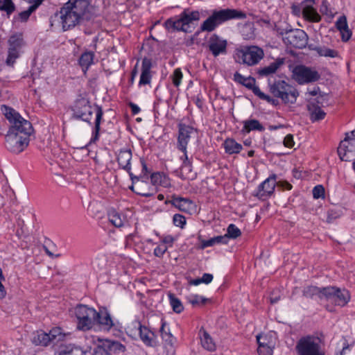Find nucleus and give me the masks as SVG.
Here are the masks:
<instances>
[{
    "mask_svg": "<svg viewBox=\"0 0 355 355\" xmlns=\"http://www.w3.org/2000/svg\"><path fill=\"white\" fill-rule=\"evenodd\" d=\"M1 110L10 123L6 135V146L14 153H20L28 146L33 126L14 109L2 105Z\"/></svg>",
    "mask_w": 355,
    "mask_h": 355,
    "instance_id": "nucleus-1",
    "label": "nucleus"
},
{
    "mask_svg": "<svg viewBox=\"0 0 355 355\" xmlns=\"http://www.w3.org/2000/svg\"><path fill=\"white\" fill-rule=\"evenodd\" d=\"M93 112L96 113L95 125L91 141L98 139L100 125L103 115L102 107L95 105L94 107L90 102L85 98L77 99L73 107V115L76 119L89 122Z\"/></svg>",
    "mask_w": 355,
    "mask_h": 355,
    "instance_id": "nucleus-2",
    "label": "nucleus"
},
{
    "mask_svg": "<svg viewBox=\"0 0 355 355\" xmlns=\"http://www.w3.org/2000/svg\"><path fill=\"white\" fill-rule=\"evenodd\" d=\"M200 19L198 10L184 9L178 16L168 19L164 22L165 28L171 31L191 32V25Z\"/></svg>",
    "mask_w": 355,
    "mask_h": 355,
    "instance_id": "nucleus-3",
    "label": "nucleus"
},
{
    "mask_svg": "<svg viewBox=\"0 0 355 355\" xmlns=\"http://www.w3.org/2000/svg\"><path fill=\"white\" fill-rule=\"evenodd\" d=\"M245 13L235 9H223L214 11L200 26L202 31L211 32L220 24L225 21L232 19H245Z\"/></svg>",
    "mask_w": 355,
    "mask_h": 355,
    "instance_id": "nucleus-4",
    "label": "nucleus"
},
{
    "mask_svg": "<svg viewBox=\"0 0 355 355\" xmlns=\"http://www.w3.org/2000/svg\"><path fill=\"white\" fill-rule=\"evenodd\" d=\"M264 56L263 50L257 46H244L236 49L234 58L236 62L248 66L258 64Z\"/></svg>",
    "mask_w": 355,
    "mask_h": 355,
    "instance_id": "nucleus-5",
    "label": "nucleus"
},
{
    "mask_svg": "<svg viewBox=\"0 0 355 355\" xmlns=\"http://www.w3.org/2000/svg\"><path fill=\"white\" fill-rule=\"evenodd\" d=\"M74 314L77 319V329L81 331L91 329L96 324L98 312L87 305L79 304L74 309Z\"/></svg>",
    "mask_w": 355,
    "mask_h": 355,
    "instance_id": "nucleus-6",
    "label": "nucleus"
},
{
    "mask_svg": "<svg viewBox=\"0 0 355 355\" xmlns=\"http://www.w3.org/2000/svg\"><path fill=\"white\" fill-rule=\"evenodd\" d=\"M270 92L275 97L281 98L284 103L293 104L299 96L297 89L284 80L275 81L270 84Z\"/></svg>",
    "mask_w": 355,
    "mask_h": 355,
    "instance_id": "nucleus-7",
    "label": "nucleus"
},
{
    "mask_svg": "<svg viewBox=\"0 0 355 355\" xmlns=\"http://www.w3.org/2000/svg\"><path fill=\"white\" fill-rule=\"evenodd\" d=\"M299 355H324L322 342L318 337L302 338L297 345Z\"/></svg>",
    "mask_w": 355,
    "mask_h": 355,
    "instance_id": "nucleus-8",
    "label": "nucleus"
},
{
    "mask_svg": "<svg viewBox=\"0 0 355 355\" xmlns=\"http://www.w3.org/2000/svg\"><path fill=\"white\" fill-rule=\"evenodd\" d=\"M127 332L131 337L139 335L141 340L147 346H155L157 344L156 336L153 331L146 326L141 325L139 320L133 321L127 328Z\"/></svg>",
    "mask_w": 355,
    "mask_h": 355,
    "instance_id": "nucleus-9",
    "label": "nucleus"
},
{
    "mask_svg": "<svg viewBox=\"0 0 355 355\" xmlns=\"http://www.w3.org/2000/svg\"><path fill=\"white\" fill-rule=\"evenodd\" d=\"M293 78L300 85L314 83L320 78L319 72L313 68L297 65L293 70Z\"/></svg>",
    "mask_w": 355,
    "mask_h": 355,
    "instance_id": "nucleus-10",
    "label": "nucleus"
},
{
    "mask_svg": "<svg viewBox=\"0 0 355 355\" xmlns=\"http://www.w3.org/2000/svg\"><path fill=\"white\" fill-rule=\"evenodd\" d=\"M8 43V57L6 63L7 65L12 67L16 60L19 58L22 53L21 49L25 43L21 34H15L10 36Z\"/></svg>",
    "mask_w": 355,
    "mask_h": 355,
    "instance_id": "nucleus-11",
    "label": "nucleus"
},
{
    "mask_svg": "<svg viewBox=\"0 0 355 355\" xmlns=\"http://www.w3.org/2000/svg\"><path fill=\"white\" fill-rule=\"evenodd\" d=\"M69 9L77 13L81 19L89 20L94 15V8L88 0H69L64 4Z\"/></svg>",
    "mask_w": 355,
    "mask_h": 355,
    "instance_id": "nucleus-12",
    "label": "nucleus"
},
{
    "mask_svg": "<svg viewBox=\"0 0 355 355\" xmlns=\"http://www.w3.org/2000/svg\"><path fill=\"white\" fill-rule=\"evenodd\" d=\"M346 134V136L340 143L338 148V154L341 160L348 162L355 155V130Z\"/></svg>",
    "mask_w": 355,
    "mask_h": 355,
    "instance_id": "nucleus-13",
    "label": "nucleus"
},
{
    "mask_svg": "<svg viewBox=\"0 0 355 355\" xmlns=\"http://www.w3.org/2000/svg\"><path fill=\"white\" fill-rule=\"evenodd\" d=\"M324 299L334 302L336 305L343 306L350 300V295L345 289L333 286L324 287Z\"/></svg>",
    "mask_w": 355,
    "mask_h": 355,
    "instance_id": "nucleus-14",
    "label": "nucleus"
},
{
    "mask_svg": "<svg viewBox=\"0 0 355 355\" xmlns=\"http://www.w3.org/2000/svg\"><path fill=\"white\" fill-rule=\"evenodd\" d=\"M58 15L64 31L75 27L82 20L77 13L75 14L73 11L69 9V6L64 5Z\"/></svg>",
    "mask_w": 355,
    "mask_h": 355,
    "instance_id": "nucleus-15",
    "label": "nucleus"
},
{
    "mask_svg": "<svg viewBox=\"0 0 355 355\" xmlns=\"http://www.w3.org/2000/svg\"><path fill=\"white\" fill-rule=\"evenodd\" d=\"M284 41L295 48L303 49L308 43V35L302 30H291L286 32Z\"/></svg>",
    "mask_w": 355,
    "mask_h": 355,
    "instance_id": "nucleus-16",
    "label": "nucleus"
},
{
    "mask_svg": "<svg viewBox=\"0 0 355 355\" xmlns=\"http://www.w3.org/2000/svg\"><path fill=\"white\" fill-rule=\"evenodd\" d=\"M277 182V175L272 174L259 184L257 192V196L263 200L270 197L274 191Z\"/></svg>",
    "mask_w": 355,
    "mask_h": 355,
    "instance_id": "nucleus-17",
    "label": "nucleus"
},
{
    "mask_svg": "<svg viewBox=\"0 0 355 355\" xmlns=\"http://www.w3.org/2000/svg\"><path fill=\"white\" fill-rule=\"evenodd\" d=\"M227 40H223L218 35H212L208 41V48L214 57L227 53Z\"/></svg>",
    "mask_w": 355,
    "mask_h": 355,
    "instance_id": "nucleus-18",
    "label": "nucleus"
},
{
    "mask_svg": "<svg viewBox=\"0 0 355 355\" xmlns=\"http://www.w3.org/2000/svg\"><path fill=\"white\" fill-rule=\"evenodd\" d=\"M178 148L186 155L187 144L193 132V128L185 124H179Z\"/></svg>",
    "mask_w": 355,
    "mask_h": 355,
    "instance_id": "nucleus-19",
    "label": "nucleus"
},
{
    "mask_svg": "<svg viewBox=\"0 0 355 355\" xmlns=\"http://www.w3.org/2000/svg\"><path fill=\"white\" fill-rule=\"evenodd\" d=\"M152 62L150 59L144 58L141 62V75L139 86L149 85L152 79Z\"/></svg>",
    "mask_w": 355,
    "mask_h": 355,
    "instance_id": "nucleus-20",
    "label": "nucleus"
},
{
    "mask_svg": "<svg viewBox=\"0 0 355 355\" xmlns=\"http://www.w3.org/2000/svg\"><path fill=\"white\" fill-rule=\"evenodd\" d=\"M255 79L252 77H247L246 79L243 80V85L246 87L247 88L251 89L253 93L257 96L259 98L262 100H265L268 101V103H271L272 104L275 103V100L271 98L270 96L265 94L263 93L259 87L255 85Z\"/></svg>",
    "mask_w": 355,
    "mask_h": 355,
    "instance_id": "nucleus-21",
    "label": "nucleus"
},
{
    "mask_svg": "<svg viewBox=\"0 0 355 355\" xmlns=\"http://www.w3.org/2000/svg\"><path fill=\"white\" fill-rule=\"evenodd\" d=\"M132 159V153L130 150H121L117 155V162L121 168L128 171L130 175L132 174L130 173V161Z\"/></svg>",
    "mask_w": 355,
    "mask_h": 355,
    "instance_id": "nucleus-22",
    "label": "nucleus"
},
{
    "mask_svg": "<svg viewBox=\"0 0 355 355\" xmlns=\"http://www.w3.org/2000/svg\"><path fill=\"white\" fill-rule=\"evenodd\" d=\"M336 26L341 34L342 40L347 42L352 33L349 29L347 17L345 15L340 16L336 22Z\"/></svg>",
    "mask_w": 355,
    "mask_h": 355,
    "instance_id": "nucleus-23",
    "label": "nucleus"
},
{
    "mask_svg": "<svg viewBox=\"0 0 355 355\" xmlns=\"http://www.w3.org/2000/svg\"><path fill=\"white\" fill-rule=\"evenodd\" d=\"M170 202L173 206H175L179 210L187 213L190 212L191 210L193 209L194 207L193 202L188 198L173 197L172 200Z\"/></svg>",
    "mask_w": 355,
    "mask_h": 355,
    "instance_id": "nucleus-24",
    "label": "nucleus"
},
{
    "mask_svg": "<svg viewBox=\"0 0 355 355\" xmlns=\"http://www.w3.org/2000/svg\"><path fill=\"white\" fill-rule=\"evenodd\" d=\"M96 324H99L101 329L104 331H109L114 326L111 316L106 310L98 312Z\"/></svg>",
    "mask_w": 355,
    "mask_h": 355,
    "instance_id": "nucleus-25",
    "label": "nucleus"
},
{
    "mask_svg": "<svg viewBox=\"0 0 355 355\" xmlns=\"http://www.w3.org/2000/svg\"><path fill=\"white\" fill-rule=\"evenodd\" d=\"M307 108L312 121L322 120L326 115V113L314 102H310L307 105Z\"/></svg>",
    "mask_w": 355,
    "mask_h": 355,
    "instance_id": "nucleus-26",
    "label": "nucleus"
},
{
    "mask_svg": "<svg viewBox=\"0 0 355 355\" xmlns=\"http://www.w3.org/2000/svg\"><path fill=\"white\" fill-rule=\"evenodd\" d=\"M199 336L203 348L211 352L216 349V345L213 339L204 329H201L199 331Z\"/></svg>",
    "mask_w": 355,
    "mask_h": 355,
    "instance_id": "nucleus-27",
    "label": "nucleus"
},
{
    "mask_svg": "<svg viewBox=\"0 0 355 355\" xmlns=\"http://www.w3.org/2000/svg\"><path fill=\"white\" fill-rule=\"evenodd\" d=\"M35 345L47 346L51 341L49 334L42 330L35 332L31 338Z\"/></svg>",
    "mask_w": 355,
    "mask_h": 355,
    "instance_id": "nucleus-28",
    "label": "nucleus"
},
{
    "mask_svg": "<svg viewBox=\"0 0 355 355\" xmlns=\"http://www.w3.org/2000/svg\"><path fill=\"white\" fill-rule=\"evenodd\" d=\"M110 222L116 227H121L127 222L126 218L121 213L112 209L108 213Z\"/></svg>",
    "mask_w": 355,
    "mask_h": 355,
    "instance_id": "nucleus-29",
    "label": "nucleus"
},
{
    "mask_svg": "<svg viewBox=\"0 0 355 355\" xmlns=\"http://www.w3.org/2000/svg\"><path fill=\"white\" fill-rule=\"evenodd\" d=\"M303 295L306 297L313 298L318 297L320 299L324 298V288H319L314 286H308L304 288Z\"/></svg>",
    "mask_w": 355,
    "mask_h": 355,
    "instance_id": "nucleus-30",
    "label": "nucleus"
},
{
    "mask_svg": "<svg viewBox=\"0 0 355 355\" xmlns=\"http://www.w3.org/2000/svg\"><path fill=\"white\" fill-rule=\"evenodd\" d=\"M94 53L92 51H86L83 53L79 58V64L84 72L86 73L89 67L93 64Z\"/></svg>",
    "mask_w": 355,
    "mask_h": 355,
    "instance_id": "nucleus-31",
    "label": "nucleus"
},
{
    "mask_svg": "<svg viewBox=\"0 0 355 355\" xmlns=\"http://www.w3.org/2000/svg\"><path fill=\"white\" fill-rule=\"evenodd\" d=\"M302 14L306 19L312 22H319L321 20V17L317 10L310 6H304L302 10Z\"/></svg>",
    "mask_w": 355,
    "mask_h": 355,
    "instance_id": "nucleus-32",
    "label": "nucleus"
},
{
    "mask_svg": "<svg viewBox=\"0 0 355 355\" xmlns=\"http://www.w3.org/2000/svg\"><path fill=\"white\" fill-rule=\"evenodd\" d=\"M223 146L225 152L230 155L239 153L243 148L242 145L233 139H227L224 141Z\"/></svg>",
    "mask_w": 355,
    "mask_h": 355,
    "instance_id": "nucleus-33",
    "label": "nucleus"
},
{
    "mask_svg": "<svg viewBox=\"0 0 355 355\" xmlns=\"http://www.w3.org/2000/svg\"><path fill=\"white\" fill-rule=\"evenodd\" d=\"M253 130L263 131L264 127L256 119H250L243 121V132L249 133Z\"/></svg>",
    "mask_w": 355,
    "mask_h": 355,
    "instance_id": "nucleus-34",
    "label": "nucleus"
},
{
    "mask_svg": "<svg viewBox=\"0 0 355 355\" xmlns=\"http://www.w3.org/2000/svg\"><path fill=\"white\" fill-rule=\"evenodd\" d=\"M283 64L281 60H277L270 63L268 66L261 69L259 71L261 76H268L272 74L277 71L278 68Z\"/></svg>",
    "mask_w": 355,
    "mask_h": 355,
    "instance_id": "nucleus-35",
    "label": "nucleus"
},
{
    "mask_svg": "<svg viewBox=\"0 0 355 355\" xmlns=\"http://www.w3.org/2000/svg\"><path fill=\"white\" fill-rule=\"evenodd\" d=\"M131 180L132 181L133 185L131 187L132 190H133L135 192L138 193L139 195H141L142 196L148 197L152 195L150 192H144L143 190H139V188L143 186L146 185V183L144 182H139V178L136 176H132Z\"/></svg>",
    "mask_w": 355,
    "mask_h": 355,
    "instance_id": "nucleus-36",
    "label": "nucleus"
},
{
    "mask_svg": "<svg viewBox=\"0 0 355 355\" xmlns=\"http://www.w3.org/2000/svg\"><path fill=\"white\" fill-rule=\"evenodd\" d=\"M168 298L173 311L177 313H180L184 310V306L181 301L172 293L168 294Z\"/></svg>",
    "mask_w": 355,
    "mask_h": 355,
    "instance_id": "nucleus-37",
    "label": "nucleus"
},
{
    "mask_svg": "<svg viewBox=\"0 0 355 355\" xmlns=\"http://www.w3.org/2000/svg\"><path fill=\"white\" fill-rule=\"evenodd\" d=\"M191 171V162L188 159L187 153L186 155H184V159L181 166V173L182 175H185L187 178H193V175H189Z\"/></svg>",
    "mask_w": 355,
    "mask_h": 355,
    "instance_id": "nucleus-38",
    "label": "nucleus"
},
{
    "mask_svg": "<svg viewBox=\"0 0 355 355\" xmlns=\"http://www.w3.org/2000/svg\"><path fill=\"white\" fill-rule=\"evenodd\" d=\"M316 51L320 56L329 58H336L338 56V52L337 51L325 46L317 48Z\"/></svg>",
    "mask_w": 355,
    "mask_h": 355,
    "instance_id": "nucleus-39",
    "label": "nucleus"
},
{
    "mask_svg": "<svg viewBox=\"0 0 355 355\" xmlns=\"http://www.w3.org/2000/svg\"><path fill=\"white\" fill-rule=\"evenodd\" d=\"M48 334H49L51 341L61 340L65 336V334L62 332L60 327L53 328Z\"/></svg>",
    "mask_w": 355,
    "mask_h": 355,
    "instance_id": "nucleus-40",
    "label": "nucleus"
},
{
    "mask_svg": "<svg viewBox=\"0 0 355 355\" xmlns=\"http://www.w3.org/2000/svg\"><path fill=\"white\" fill-rule=\"evenodd\" d=\"M241 234V230L234 224H230L227 229V233L225 236H227V239H236Z\"/></svg>",
    "mask_w": 355,
    "mask_h": 355,
    "instance_id": "nucleus-41",
    "label": "nucleus"
},
{
    "mask_svg": "<svg viewBox=\"0 0 355 355\" xmlns=\"http://www.w3.org/2000/svg\"><path fill=\"white\" fill-rule=\"evenodd\" d=\"M0 10L10 14L15 10V5L12 0H0Z\"/></svg>",
    "mask_w": 355,
    "mask_h": 355,
    "instance_id": "nucleus-42",
    "label": "nucleus"
},
{
    "mask_svg": "<svg viewBox=\"0 0 355 355\" xmlns=\"http://www.w3.org/2000/svg\"><path fill=\"white\" fill-rule=\"evenodd\" d=\"M187 300L193 306L204 304L207 301L206 298L198 295H191L187 297Z\"/></svg>",
    "mask_w": 355,
    "mask_h": 355,
    "instance_id": "nucleus-43",
    "label": "nucleus"
},
{
    "mask_svg": "<svg viewBox=\"0 0 355 355\" xmlns=\"http://www.w3.org/2000/svg\"><path fill=\"white\" fill-rule=\"evenodd\" d=\"M257 343L259 346H263L267 345H272L275 343L271 336L268 335L259 334L257 336Z\"/></svg>",
    "mask_w": 355,
    "mask_h": 355,
    "instance_id": "nucleus-44",
    "label": "nucleus"
},
{
    "mask_svg": "<svg viewBox=\"0 0 355 355\" xmlns=\"http://www.w3.org/2000/svg\"><path fill=\"white\" fill-rule=\"evenodd\" d=\"M183 78V74L180 68H177L174 70L173 74L171 75V79L173 85L178 87L180 86L182 82V79Z\"/></svg>",
    "mask_w": 355,
    "mask_h": 355,
    "instance_id": "nucleus-45",
    "label": "nucleus"
},
{
    "mask_svg": "<svg viewBox=\"0 0 355 355\" xmlns=\"http://www.w3.org/2000/svg\"><path fill=\"white\" fill-rule=\"evenodd\" d=\"M275 343L272 345H267L263 346H259L257 351L259 355H272L273 349L275 347Z\"/></svg>",
    "mask_w": 355,
    "mask_h": 355,
    "instance_id": "nucleus-46",
    "label": "nucleus"
},
{
    "mask_svg": "<svg viewBox=\"0 0 355 355\" xmlns=\"http://www.w3.org/2000/svg\"><path fill=\"white\" fill-rule=\"evenodd\" d=\"M173 223L176 227L183 229L186 225V218L182 215L176 214L173 217Z\"/></svg>",
    "mask_w": 355,
    "mask_h": 355,
    "instance_id": "nucleus-47",
    "label": "nucleus"
},
{
    "mask_svg": "<svg viewBox=\"0 0 355 355\" xmlns=\"http://www.w3.org/2000/svg\"><path fill=\"white\" fill-rule=\"evenodd\" d=\"M39 6V3H33L28 8V10H25V11H23L20 13V17L22 20H24L26 21V19H28V18L29 17V16L31 15V14L35 11L36 10V8Z\"/></svg>",
    "mask_w": 355,
    "mask_h": 355,
    "instance_id": "nucleus-48",
    "label": "nucleus"
},
{
    "mask_svg": "<svg viewBox=\"0 0 355 355\" xmlns=\"http://www.w3.org/2000/svg\"><path fill=\"white\" fill-rule=\"evenodd\" d=\"M198 240L200 243V245L199 246V248L202 249V250H203L206 248H208V247L214 246L215 245L214 237L211 238L208 240H204L201 238V236L199 235Z\"/></svg>",
    "mask_w": 355,
    "mask_h": 355,
    "instance_id": "nucleus-49",
    "label": "nucleus"
},
{
    "mask_svg": "<svg viewBox=\"0 0 355 355\" xmlns=\"http://www.w3.org/2000/svg\"><path fill=\"white\" fill-rule=\"evenodd\" d=\"M324 189L322 185H317L313 189V196L315 199L324 197Z\"/></svg>",
    "mask_w": 355,
    "mask_h": 355,
    "instance_id": "nucleus-50",
    "label": "nucleus"
},
{
    "mask_svg": "<svg viewBox=\"0 0 355 355\" xmlns=\"http://www.w3.org/2000/svg\"><path fill=\"white\" fill-rule=\"evenodd\" d=\"M110 349L114 352H123L125 349V347L117 341H113L110 345Z\"/></svg>",
    "mask_w": 355,
    "mask_h": 355,
    "instance_id": "nucleus-51",
    "label": "nucleus"
},
{
    "mask_svg": "<svg viewBox=\"0 0 355 355\" xmlns=\"http://www.w3.org/2000/svg\"><path fill=\"white\" fill-rule=\"evenodd\" d=\"M59 355H83V352L78 348L71 349H62L59 352Z\"/></svg>",
    "mask_w": 355,
    "mask_h": 355,
    "instance_id": "nucleus-52",
    "label": "nucleus"
},
{
    "mask_svg": "<svg viewBox=\"0 0 355 355\" xmlns=\"http://www.w3.org/2000/svg\"><path fill=\"white\" fill-rule=\"evenodd\" d=\"M284 145L287 148H292L294 146L295 142L293 136L291 134L287 135L284 139Z\"/></svg>",
    "mask_w": 355,
    "mask_h": 355,
    "instance_id": "nucleus-53",
    "label": "nucleus"
},
{
    "mask_svg": "<svg viewBox=\"0 0 355 355\" xmlns=\"http://www.w3.org/2000/svg\"><path fill=\"white\" fill-rule=\"evenodd\" d=\"M162 338L166 345L173 347L175 338L171 333L164 334V336H162Z\"/></svg>",
    "mask_w": 355,
    "mask_h": 355,
    "instance_id": "nucleus-54",
    "label": "nucleus"
},
{
    "mask_svg": "<svg viewBox=\"0 0 355 355\" xmlns=\"http://www.w3.org/2000/svg\"><path fill=\"white\" fill-rule=\"evenodd\" d=\"M166 250H167L166 246L163 245H159L155 248L154 254L156 257H162L164 255V254L166 252Z\"/></svg>",
    "mask_w": 355,
    "mask_h": 355,
    "instance_id": "nucleus-55",
    "label": "nucleus"
},
{
    "mask_svg": "<svg viewBox=\"0 0 355 355\" xmlns=\"http://www.w3.org/2000/svg\"><path fill=\"white\" fill-rule=\"evenodd\" d=\"M214 243L216 244H227L228 243L227 236L225 235L217 236L214 237Z\"/></svg>",
    "mask_w": 355,
    "mask_h": 355,
    "instance_id": "nucleus-56",
    "label": "nucleus"
},
{
    "mask_svg": "<svg viewBox=\"0 0 355 355\" xmlns=\"http://www.w3.org/2000/svg\"><path fill=\"white\" fill-rule=\"evenodd\" d=\"M93 355H110L107 349L101 346H97L94 350Z\"/></svg>",
    "mask_w": 355,
    "mask_h": 355,
    "instance_id": "nucleus-57",
    "label": "nucleus"
},
{
    "mask_svg": "<svg viewBox=\"0 0 355 355\" xmlns=\"http://www.w3.org/2000/svg\"><path fill=\"white\" fill-rule=\"evenodd\" d=\"M162 175L160 173H153L151 175L150 180L153 184H157L161 183Z\"/></svg>",
    "mask_w": 355,
    "mask_h": 355,
    "instance_id": "nucleus-58",
    "label": "nucleus"
},
{
    "mask_svg": "<svg viewBox=\"0 0 355 355\" xmlns=\"http://www.w3.org/2000/svg\"><path fill=\"white\" fill-rule=\"evenodd\" d=\"M213 280V275L209 273H204L202 277H201V281L202 283L206 284H209Z\"/></svg>",
    "mask_w": 355,
    "mask_h": 355,
    "instance_id": "nucleus-59",
    "label": "nucleus"
},
{
    "mask_svg": "<svg viewBox=\"0 0 355 355\" xmlns=\"http://www.w3.org/2000/svg\"><path fill=\"white\" fill-rule=\"evenodd\" d=\"M277 185L286 190H291L292 189V185L286 181L279 182Z\"/></svg>",
    "mask_w": 355,
    "mask_h": 355,
    "instance_id": "nucleus-60",
    "label": "nucleus"
},
{
    "mask_svg": "<svg viewBox=\"0 0 355 355\" xmlns=\"http://www.w3.org/2000/svg\"><path fill=\"white\" fill-rule=\"evenodd\" d=\"M173 241H174V239H173V236H171L170 235L166 236L162 239V242L165 244L171 245L173 243Z\"/></svg>",
    "mask_w": 355,
    "mask_h": 355,
    "instance_id": "nucleus-61",
    "label": "nucleus"
},
{
    "mask_svg": "<svg viewBox=\"0 0 355 355\" xmlns=\"http://www.w3.org/2000/svg\"><path fill=\"white\" fill-rule=\"evenodd\" d=\"M130 107L131 108L132 112L133 114H137L140 112V108L136 104L132 103H130Z\"/></svg>",
    "mask_w": 355,
    "mask_h": 355,
    "instance_id": "nucleus-62",
    "label": "nucleus"
},
{
    "mask_svg": "<svg viewBox=\"0 0 355 355\" xmlns=\"http://www.w3.org/2000/svg\"><path fill=\"white\" fill-rule=\"evenodd\" d=\"M247 77H244L242 75H241L240 73H239L238 72H236L235 74H234V80L240 83H241L243 85V80L244 79H246Z\"/></svg>",
    "mask_w": 355,
    "mask_h": 355,
    "instance_id": "nucleus-63",
    "label": "nucleus"
},
{
    "mask_svg": "<svg viewBox=\"0 0 355 355\" xmlns=\"http://www.w3.org/2000/svg\"><path fill=\"white\" fill-rule=\"evenodd\" d=\"M280 299L279 295H275L274 293H272V295L270 297V301L271 304H275L277 303Z\"/></svg>",
    "mask_w": 355,
    "mask_h": 355,
    "instance_id": "nucleus-64",
    "label": "nucleus"
}]
</instances>
